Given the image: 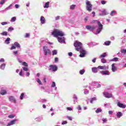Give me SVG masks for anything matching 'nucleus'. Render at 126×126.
<instances>
[{"label":"nucleus","instance_id":"nucleus-25","mask_svg":"<svg viewBox=\"0 0 126 126\" xmlns=\"http://www.w3.org/2000/svg\"><path fill=\"white\" fill-rule=\"evenodd\" d=\"M96 100H97V98H96V97H93L92 98H91L90 100V103H91V104H92L93 103V101H96Z\"/></svg>","mask_w":126,"mask_h":126},{"label":"nucleus","instance_id":"nucleus-16","mask_svg":"<svg viewBox=\"0 0 126 126\" xmlns=\"http://www.w3.org/2000/svg\"><path fill=\"white\" fill-rule=\"evenodd\" d=\"M45 17H44L43 16H41L40 17V22L41 23V24H45Z\"/></svg>","mask_w":126,"mask_h":126},{"label":"nucleus","instance_id":"nucleus-52","mask_svg":"<svg viewBox=\"0 0 126 126\" xmlns=\"http://www.w3.org/2000/svg\"><path fill=\"white\" fill-rule=\"evenodd\" d=\"M66 124H67V122H66V121H63L62 122V125H66Z\"/></svg>","mask_w":126,"mask_h":126},{"label":"nucleus","instance_id":"nucleus-17","mask_svg":"<svg viewBox=\"0 0 126 126\" xmlns=\"http://www.w3.org/2000/svg\"><path fill=\"white\" fill-rule=\"evenodd\" d=\"M4 43L5 44H7V45H8V44L10 43V38H7L5 40Z\"/></svg>","mask_w":126,"mask_h":126},{"label":"nucleus","instance_id":"nucleus-7","mask_svg":"<svg viewBox=\"0 0 126 126\" xmlns=\"http://www.w3.org/2000/svg\"><path fill=\"white\" fill-rule=\"evenodd\" d=\"M86 28L88 30H90V31H94V30H95V29H96V27L95 26H91L88 25L86 26Z\"/></svg>","mask_w":126,"mask_h":126},{"label":"nucleus","instance_id":"nucleus-37","mask_svg":"<svg viewBox=\"0 0 126 126\" xmlns=\"http://www.w3.org/2000/svg\"><path fill=\"white\" fill-rule=\"evenodd\" d=\"M15 20H16V17H12L11 19V22H14V21H15Z\"/></svg>","mask_w":126,"mask_h":126},{"label":"nucleus","instance_id":"nucleus-50","mask_svg":"<svg viewBox=\"0 0 126 126\" xmlns=\"http://www.w3.org/2000/svg\"><path fill=\"white\" fill-rule=\"evenodd\" d=\"M1 25H6L7 24V22H3L1 23Z\"/></svg>","mask_w":126,"mask_h":126},{"label":"nucleus","instance_id":"nucleus-48","mask_svg":"<svg viewBox=\"0 0 126 126\" xmlns=\"http://www.w3.org/2000/svg\"><path fill=\"white\" fill-rule=\"evenodd\" d=\"M4 2H5V0H1L0 2V4H3V3H4Z\"/></svg>","mask_w":126,"mask_h":126},{"label":"nucleus","instance_id":"nucleus-64","mask_svg":"<svg viewBox=\"0 0 126 126\" xmlns=\"http://www.w3.org/2000/svg\"><path fill=\"white\" fill-rule=\"evenodd\" d=\"M108 113H109V115H112V114H113V111H109L108 112Z\"/></svg>","mask_w":126,"mask_h":126},{"label":"nucleus","instance_id":"nucleus-51","mask_svg":"<svg viewBox=\"0 0 126 126\" xmlns=\"http://www.w3.org/2000/svg\"><path fill=\"white\" fill-rule=\"evenodd\" d=\"M67 118L69 119V121H72V118H71V117L67 116Z\"/></svg>","mask_w":126,"mask_h":126},{"label":"nucleus","instance_id":"nucleus-35","mask_svg":"<svg viewBox=\"0 0 126 126\" xmlns=\"http://www.w3.org/2000/svg\"><path fill=\"white\" fill-rule=\"evenodd\" d=\"M102 121L103 122V124H105V123H107L108 119H107V118H103Z\"/></svg>","mask_w":126,"mask_h":126},{"label":"nucleus","instance_id":"nucleus-26","mask_svg":"<svg viewBox=\"0 0 126 126\" xmlns=\"http://www.w3.org/2000/svg\"><path fill=\"white\" fill-rule=\"evenodd\" d=\"M0 68L1 69H4V68H5V63L2 64L0 65Z\"/></svg>","mask_w":126,"mask_h":126},{"label":"nucleus","instance_id":"nucleus-20","mask_svg":"<svg viewBox=\"0 0 126 126\" xmlns=\"http://www.w3.org/2000/svg\"><path fill=\"white\" fill-rule=\"evenodd\" d=\"M0 94L1 95H5L6 94V91L5 90H2L0 92Z\"/></svg>","mask_w":126,"mask_h":126},{"label":"nucleus","instance_id":"nucleus-15","mask_svg":"<svg viewBox=\"0 0 126 126\" xmlns=\"http://www.w3.org/2000/svg\"><path fill=\"white\" fill-rule=\"evenodd\" d=\"M117 70V67H116V66H115V63H113L112 64V71L113 72H115V71H116Z\"/></svg>","mask_w":126,"mask_h":126},{"label":"nucleus","instance_id":"nucleus-21","mask_svg":"<svg viewBox=\"0 0 126 126\" xmlns=\"http://www.w3.org/2000/svg\"><path fill=\"white\" fill-rule=\"evenodd\" d=\"M14 46L16 47V48H20V44H19L18 43V42H15L14 43Z\"/></svg>","mask_w":126,"mask_h":126},{"label":"nucleus","instance_id":"nucleus-1","mask_svg":"<svg viewBox=\"0 0 126 126\" xmlns=\"http://www.w3.org/2000/svg\"><path fill=\"white\" fill-rule=\"evenodd\" d=\"M74 46L75 47L76 51H77L78 52H79L80 50L83 49L82 47V43L80 42L75 41L74 43Z\"/></svg>","mask_w":126,"mask_h":126},{"label":"nucleus","instance_id":"nucleus-53","mask_svg":"<svg viewBox=\"0 0 126 126\" xmlns=\"http://www.w3.org/2000/svg\"><path fill=\"white\" fill-rule=\"evenodd\" d=\"M68 111H72V108L71 107H67L66 108Z\"/></svg>","mask_w":126,"mask_h":126},{"label":"nucleus","instance_id":"nucleus-45","mask_svg":"<svg viewBox=\"0 0 126 126\" xmlns=\"http://www.w3.org/2000/svg\"><path fill=\"white\" fill-rule=\"evenodd\" d=\"M51 87H56V82H53Z\"/></svg>","mask_w":126,"mask_h":126},{"label":"nucleus","instance_id":"nucleus-40","mask_svg":"<svg viewBox=\"0 0 126 126\" xmlns=\"http://www.w3.org/2000/svg\"><path fill=\"white\" fill-rule=\"evenodd\" d=\"M102 15H107V12L105 10H103L102 11Z\"/></svg>","mask_w":126,"mask_h":126},{"label":"nucleus","instance_id":"nucleus-19","mask_svg":"<svg viewBox=\"0 0 126 126\" xmlns=\"http://www.w3.org/2000/svg\"><path fill=\"white\" fill-rule=\"evenodd\" d=\"M49 5H50V2L48 1L46 3H45L44 8H49Z\"/></svg>","mask_w":126,"mask_h":126},{"label":"nucleus","instance_id":"nucleus-6","mask_svg":"<svg viewBox=\"0 0 126 126\" xmlns=\"http://www.w3.org/2000/svg\"><path fill=\"white\" fill-rule=\"evenodd\" d=\"M79 51L80 52V58H84V57H85V55L86 54V51H85V50L83 49V48L80 49Z\"/></svg>","mask_w":126,"mask_h":126},{"label":"nucleus","instance_id":"nucleus-31","mask_svg":"<svg viewBox=\"0 0 126 126\" xmlns=\"http://www.w3.org/2000/svg\"><path fill=\"white\" fill-rule=\"evenodd\" d=\"M58 42H60V43H62V42H63V40L62 37H59L58 38Z\"/></svg>","mask_w":126,"mask_h":126},{"label":"nucleus","instance_id":"nucleus-36","mask_svg":"<svg viewBox=\"0 0 126 126\" xmlns=\"http://www.w3.org/2000/svg\"><path fill=\"white\" fill-rule=\"evenodd\" d=\"M23 65H24V66H26L27 67L28 66V64L27 63L24 62H23Z\"/></svg>","mask_w":126,"mask_h":126},{"label":"nucleus","instance_id":"nucleus-56","mask_svg":"<svg viewBox=\"0 0 126 126\" xmlns=\"http://www.w3.org/2000/svg\"><path fill=\"white\" fill-rule=\"evenodd\" d=\"M4 59L3 58H1L0 60V63H4Z\"/></svg>","mask_w":126,"mask_h":126},{"label":"nucleus","instance_id":"nucleus-2","mask_svg":"<svg viewBox=\"0 0 126 126\" xmlns=\"http://www.w3.org/2000/svg\"><path fill=\"white\" fill-rule=\"evenodd\" d=\"M52 34L53 35L54 37H58V36H63L64 35V34H63V32L57 30L53 31L52 32Z\"/></svg>","mask_w":126,"mask_h":126},{"label":"nucleus","instance_id":"nucleus-62","mask_svg":"<svg viewBox=\"0 0 126 126\" xmlns=\"http://www.w3.org/2000/svg\"><path fill=\"white\" fill-rule=\"evenodd\" d=\"M96 58H94V59L92 60L93 63H96Z\"/></svg>","mask_w":126,"mask_h":126},{"label":"nucleus","instance_id":"nucleus-43","mask_svg":"<svg viewBox=\"0 0 126 126\" xmlns=\"http://www.w3.org/2000/svg\"><path fill=\"white\" fill-rule=\"evenodd\" d=\"M121 53L122 54H126V49H122L121 50Z\"/></svg>","mask_w":126,"mask_h":126},{"label":"nucleus","instance_id":"nucleus-44","mask_svg":"<svg viewBox=\"0 0 126 126\" xmlns=\"http://www.w3.org/2000/svg\"><path fill=\"white\" fill-rule=\"evenodd\" d=\"M115 13H116V11H112L110 13V15H111V16H113L114 14H115Z\"/></svg>","mask_w":126,"mask_h":126},{"label":"nucleus","instance_id":"nucleus-4","mask_svg":"<svg viewBox=\"0 0 126 126\" xmlns=\"http://www.w3.org/2000/svg\"><path fill=\"white\" fill-rule=\"evenodd\" d=\"M43 49L45 56H47V55H51V50L47 47V46H43Z\"/></svg>","mask_w":126,"mask_h":126},{"label":"nucleus","instance_id":"nucleus-30","mask_svg":"<svg viewBox=\"0 0 126 126\" xmlns=\"http://www.w3.org/2000/svg\"><path fill=\"white\" fill-rule=\"evenodd\" d=\"M84 72H85V70H84V69L80 70L79 71V73L81 75H82V74H84Z\"/></svg>","mask_w":126,"mask_h":126},{"label":"nucleus","instance_id":"nucleus-55","mask_svg":"<svg viewBox=\"0 0 126 126\" xmlns=\"http://www.w3.org/2000/svg\"><path fill=\"white\" fill-rule=\"evenodd\" d=\"M23 73V71H22V69L21 70V71L19 73V75H20V76H22V74Z\"/></svg>","mask_w":126,"mask_h":126},{"label":"nucleus","instance_id":"nucleus-41","mask_svg":"<svg viewBox=\"0 0 126 126\" xmlns=\"http://www.w3.org/2000/svg\"><path fill=\"white\" fill-rule=\"evenodd\" d=\"M74 8H75V5H72L70 6V9H74Z\"/></svg>","mask_w":126,"mask_h":126},{"label":"nucleus","instance_id":"nucleus-14","mask_svg":"<svg viewBox=\"0 0 126 126\" xmlns=\"http://www.w3.org/2000/svg\"><path fill=\"white\" fill-rule=\"evenodd\" d=\"M97 68L99 69H108L109 67L107 66H98Z\"/></svg>","mask_w":126,"mask_h":126},{"label":"nucleus","instance_id":"nucleus-13","mask_svg":"<svg viewBox=\"0 0 126 126\" xmlns=\"http://www.w3.org/2000/svg\"><path fill=\"white\" fill-rule=\"evenodd\" d=\"M15 122H16V119L12 120L10 122L8 123L7 126H13V125H15Z\"/></svg>","mask_w":126,"mask_h":126},{"label":"nucleus","instance_id":"nucleus-60","mask_svg":"<svg viewBox=\"0 0 126 126\" xmlns=\"http://www.w3.org/2000/svg\"><path fill=\"white\" fill-rule=\"evenodd\" d=\"M60 16H57L56 17V20H59V19H60Z\"/></svg>","mask_w":126,"mask_h":126},{"label":"nucleus","instance_id":"nucleus-28","mask_svg":"<svg viewBox=\"0 0 126 126\" xmlns=\"http://www.w3.org/2000/svg\"><path fill=\"white\" fill-rule=\"evenodd\" d=\"M36 81L40 85H43V83H42V82H41V80L39 78L36 79Z\"/></svg>","mask_w":126,"mask_h":126},{"label":"nucleus","instance_id":"nucleus-10","mask_svg":"<svg viewBox=\"0 0 126 126\" xmlns=\"http://www.w3.org/2000/svg\"><path fill=\"white\" fill-rule=\"evenodd\" d=\"M117 106L120 108H122L123 109H125L126 107V105L123 103H121L120 102L117 103Z\"/></svg>","mask_w":126,"mask_h":126},{"label":"nucleus","instance_id":"nucleus-12","mask_svg":"<svg viewBox=\"0 0 126 126\" xmlns=\"http://www.w3.org/2000/svg\"><path fill=\"white\" fill-rule=\"evenodd\" d=\"M9 100L11 102H13V103H16V100H15V98H14V97L13 96H10L9 97Z\"/></svg>","mask_w":126,"mask_h":126},{"label":"nucleus","instance_id":"nucleus-33","mask_svg":"<svg viewBox=\"0 0 126 126\" xmlns=\"http://www.w3.org/2000/svg\"><path fill=\"white\" fill-rule=\"evenodd\" d=\"M1 35H2L3 36H7V32H4L0 33Z\"/></svg>","mask_w":126,"mask_h":126},{"label":"nucleus","instance_id":"nucleus-18","mask_svg":"<svg viewBox=\"0 0 126 126\" xmlns=\"http://www.w3.org/2000/svg\"><path fill=\"white\" fill-rule=\"evenodd\" d=\"M92 71L94 72V73L98 72V68L96 67H93Z\"/></svg>","mask_w":126,"mask_h":126},{"label":"nucleus","instance_id":"nucleus-57","mask_svg":"<svg viewBox=\"0 0 126 126\" xmlns=\"http://www.w3.org/2000/svg\"><path fill=\"white\" fill-rule=\"evenodd\" d=\"M58 61H59V59L58 58H55V63H58Z\"/></svg>","mask_w":126,"mask_h":126},{"label":"nucleus","instance_id":"nucleus-29","mask_svg":"<svg viewBox=\"0 0 126 126\" xmlns=\"http://www.w3.org/2000/svg\"><path fill=\"white\" fill-rule=\"evenodd\" d=\"M107 56H108V55H107V53H104L103 54L100 55V58H105L107 57Z\"/></svg>","mask_w":126,"mask_h":126},{"label":"nucleus","instance_id":"nucleus-8","mask_svg":"<svg viewBox=\"0 0 126 126\" xmlns=\"http://www.w3.org/2000/svg\"><path fill=\"white\" fill-rule=\"evenodd\" d=\"M50 68L49 69V70H52V71H57L58 70V67L56 65H50L49 66Z\"/></svg>","mask_w":126,"mask_h":126},{"label":"nucleus","instance_id":"nucleus-9","mask_svg":"<svg viewBox=\"0 0 126 126\" xmlns=\"http://www.w3.org/2000/svg\"><path fill=\"white\" fill-rule=\"evenodd\" d=\"M103 95H104L106 98H112L113 97V94H109L108 92L103 93Z\"/></svg>","mask_w":126,"mask_h":126},{"label":"nucleus","instance_id":"nucleus-54","mask_svg":"<svg viewBox=\"0 0 126 126\" xmlns=\"http://www.w3.org/2000/svg\"><path fill=\"white\" fill-rule=\"evenodd\" d=\"M23 70H25V71H28V68L27 67H24Z\"/></svg>","mask_w":126,"mask_h":126},{"label":"nucleus","instance_id":"nucleus-63","mask_svg":"<svg viewBox=\"0 0 126 126\" xmlns=\"http://www.w3.org/2000/svg\"><path fill=\"white\" fill-rule=\"evenodd\" d=\"M11 6H12V4H10L8 7L6 8V9H9Z\"/></svg>","mask_w":126,"mask_h":126},{"label":"nucleus","instance_id":"nucleus-58","mask_svg":"<svg viewBox=\"0 0 126 126\" xmlns=\"http://www.w3.org/2000/svg\"><path fill=\"white\" fill-rule=\"evenodd\" d=\"M15 7L16 8H19V5H18V4H15Z\"/></svg>","mask_w":126,"mask_h":126},{"label":"nucleus","instance_id":"nucleus-3","mask_svg":"<svg viewBox=\"0 0 126 126\" xmlns=\"http://www.w3.org/2000/svg\"><path fill=\"white\" fill-rule=\"evenodd\" d=\"M86 4L87 5V10H88V11H89V12L92 11V5L91 4V2L90 1L87 0L86 1Z\"/></svg>","mask_w":126,"mask_h":126},{"label":"nucleus","instance_id":"nucleus-49","mask_svg":"<svg viewBox=\"0 0 126 126\" xmlns=\"http://www.w3.org/2000/svg\"><path fill=\"white\" fill-rule=\"evenodd\" d=\"M16 49V47L14 45H12V47H11V50H14Z\"/></svg>","mask_w":126,"mask_h":126},{"label":"nucleus","instance_id":"nucleus-38","mask_svg":"<svg viewBox=\"0 0 126 126\" xmlns=\"http://www.w3.org/2000/svg\"><path fill=\"white\" fill-rule=\"evenodd\" d=\"M13 30H14V29H13V28L12 27H10L8 29V31H9V32H11V31H13Z\"/></svg>","mask_w":126,"mask_h":126},{"label":"nucleus","instance_id":"nucleus-23","mask_svg":"<svg viewBox=\"0 0 126 126\" xmlns=\"http://www.w3.org/2000/svg\"><path fill=\"white\" fill-rule=\"evenodd\" d=\"M104 45L105 46H110L111 45V41H106L104 42Z\"/></svg>","mask_w":126,"mask_h":126},{"label":"nucleus","instance_id":"nucleus-24","mask_svg":"<svg viewBox=\"0 0 126 126\" xmlns=\"http://www.w3.org/2000/svg\"><path fill=\"white\" fill-rule=\"evenodd\" d=\"M101 112H102V109L100 108H97V110H95V113H96V114H98V113H101Z\"/></svg>","mask_w":126,"mask_h":126},{"label":"nucleus","instance_id":"nucleus-34","mask_svg":"<svg viewBox=\"0 0 126 126\" xmlns=\"http://www.w3.org/2000/svg\"><path fill=\"white\" fill-rule=\"evenodd\" d=\"M24 93H22L20 96V98L21 100H23V97H24Z\"/></svg>","mask_w":126,"mask_h":126},{"label":"nucleus","instance_id":"nucleus-5","mask_svg":"<svg viewBox=\"0 0 126 126\" xmlns=\"http://www.w3.org/2000/svg\"><path fill=\"white\" fill-rule=\"evenodd\" d=\"M97 24H98V29L96 31V33L97 34H99L101 31H102L103 29V25L101 24V22H97Z\"/></svg>","mask_w":126,"mask_h":126},{"label":"nucleus","instance_id":"nucleus-39","mask_svg":"<svg viewBox=\"0 0 126 126\" xmlns=\"http://www.w3.org/2000/svg\"><path fill=\"white\" fill-rule=\"evenodd\" d=\"M118 61H119V58L117 57L114 58L113 60L112 61L113 62H118Z\"/></svg>","mask_w":126,"mask_h":126},{"label":"nucleus","instance_id":"nucleus-46","mask_svg":"<svg viewBox=\"0 0 126 126\" xmlns=\"http://www.w3.org/2000/svg\"><path fill=\"white\" fill-rule=\"evenodd\" d=\"M101 3V4H106V3H107V1L102 0Z\"/></svg>","mask_w":126,"mask_h":126},{"label":"nucleus","instance_id":"nucleus-47","mask_svg":"<svg viewBox=\"0 0 126 126\" xmlns=\"http://www.w3.org/2000/svg\"><path fill=\"white\" fill-rule=\"evenodd\" d=\"M30 36V34L29 33H26L25 35V38H28Z\"/></svg>","mask_w":126,"mask_h":126},{"label":"nucleus","instance_id":"nucleus-11","mask_svg":"<svg viewBox=\"0 0 126 126\" xmlns=\"http://www.w3.org/2000/svg\"><path fill=\"white\" fill-rule=\"evenodd\" d=\"M100 73H101V74H102L103 75H110V72H109V71L106 70V71H102L100 72Z\"/></svg>","mask_w":126,"mask_h":126},{"label":"nucleus","instance_id":"nucleus-27","mask_svg":"<svg viewBox=\"0 0 126 126\" xmlns=\"http://www.w3.org/2000/svg\"><path fill=\"white\" fill-rule=\"evenodd\" d=\"M58 54V51L57 50H54L52 51V55L53 56H55V55H57Z\"/></svg>","mask_w":126,"mask_h":126},{"label":"nucleus","instance_id":"nucleus-22","mask_svg":"<svg viewBox=\"0 0 126 126\" xmlns=\"http://www.w3.org/2000/svg\"><path fill=\"white\" fill-rule=\"evenodd\" d=\"M123 116V114L121 112H119L117 113V118H121Z\"/></svg>","mask_w":126,"mask_h":126},{"label":"nucleus","instance_id":"nucleus-59","mask_svg":"<svg viewBox=\"0 0 126 126\" xmlns=\"http://www.w3.org/2000/svg\"><path fill=\"white\" fill-rule=\"evenodd\" d=\"M68 56L69 57H72V53H71V52L68 53Z\"/></svg>","mask_w":126,"mask_h":126},{"label":"nucleus","instance_id":"nucleus-61","mask_svg":"<svg viewBox=\"0 0 126 126\" xmlns=\"http://www.w3.org/2000/svg\"><path fill=\"white\" fill-rule=\"evenodd\" d=\"M78 110L79 111H81V107L80 106V105H79L78 107Z\"/></svg>","mask_w":126,"mask_h":126},{"label":"nucleus","instance_id":"nucleus-32","mask_svg":"<svg viewBox=\"0 0 126 126\" xmlns=\"http://www.w3.org/2000/svg\"><path fill=\"white\" fill-rule=\"evenodd\" d=\"M101 62L102 63H107V60L104 58H102L101 60Z\"/></svg>","mask_w":126,"mask_h":126},{"label":"nucleus","instance_id":"nucleus-42","mask_svg":"<svg viewBox=\"0 0 126 126\" xmlns=\"http://www.w3.org/2000/svg\"><path fill=\"white\" fill-rule=\"evenodd\" d=\"M8 117L9 118V119H13V118H14V115H9Z\"/></svg>","mask_w":126,"mask_h":126}]
</instances>
